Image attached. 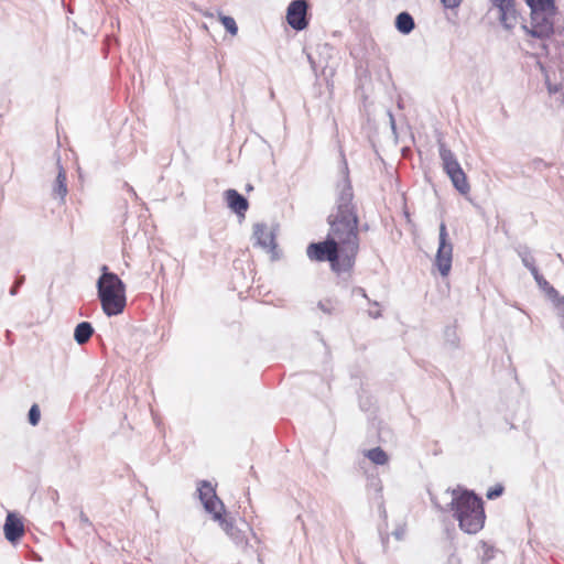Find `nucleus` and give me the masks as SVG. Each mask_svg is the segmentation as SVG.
Masks as SVG:
<instances>
[{
    "instance_id": "423d86ee",
    "label": "nucleus",
    "mask_w": 564,
    "mask_h": 564,
    "mask_svg": "<svg viewBox=\"0 0 564 564\" xmlns=\"http://www.w3.org/2000/svg\"><path fill=\"white\" fill-rule=\"evenodd\" d=\"M554 14L536 13L531 14L530 26H523L525 32L540 40L549 39L554 32Z\"/></svg>"
},
{
    "instance_id": "6ab92c4d",
    "label": "nucleus",
    "mask_w": 564,
    "mask_h": 564,
    "mask_svg": "<svg viewBox=\"0 0 564 564\" xmlns=\"http://www.w3.org/2000/svg\"><path fill=\"white\" fill-rule=\"evenodd\" d=\"M219 21L224 25V28L231 34L236 35L238 32V26L236 24V21L231 17H227L224 14H219Z\"/></svg>"
},
{
    "instance_id": "412c9836",
    "label": "nucleus",
    "mask_w": 564,
    "mask_h": 564,
    "mask_svg": "<svg viewBox=\"0 0 564 564\" xmlns=\"http://www.w3.org/2000/svg\"><path fill=\"white\" fill-rule=\"evenodd\" d=\"M502 492H503V486L496 485L488 489L486 497L488 499H496V498L500 497L502 495Z\"/></svg>"
},
{
    "instance_id": "f257e3e1",
    "label": "nucleus",
    "mask_w": 564,
    "mask_h": 564,
    "mask_svg": "<svg viewBox=\"0 0 564 564\" xmlns=\"http://www.w3.org/2000/svg\"><path fill=\"white\" fill-rule=\"evenodd\" d=\"M337 191L335 208L327 217L326 239L310 243L306 256L314 262H328L336 276L349 278L360 250L359 217L351 185L344 181L337 185Z\"/></svg>"
},
{
    "instance_id": "aec40b11",
    "label": "nucleus",
    "mask_w": 564,
    "mask_h": 564,
    "mask_svg": "<svg viewBox=\"0 0 564 564\" xmlns=\"http://www.w3.org/2000/svg\"><path fill=\"white\" fill-rule=\"evenodd\" d=\"M40 419H41V412H40V408L37 404H33L29 411V422L32 424V425H37V423L40 422Z\"/></svg>"
},
{
    "instance_id": "f8f14e48",
    "label": "nucleus",
    "mask_w": 564,
    "mask_h": 564,
    "mask_svg": "<svg viewBox=\"0 0 564 564\" xmlns=\"http://www.w3.org/2000/svg\"><path fill=\"white\" fill-rule=\"evenodd\" d=\"M258 243L268 251H274L276 243L273 232L267 227H260L254 232Z\"/></svg>"
},
{
    "instance_id": "4be33fe9",
    "label": "nucleus",
    "mask_w": 564,
    "mask_h": 564,
    "mask_svg": "<svg viewBox=\"0 0 564 564\" xmlns=\"http://www.w3.org/2000/svg\"><path fill=\"white\" fill-rule=\"evenodd\" d=\"M462 1L463 0H442L443 4L446 8H451V9L457 8L462 3Z\"/></svg>"
},
{
    "instance_id": "6e6552de",
    "label": "nucleus",
    "mask_w": 564,
    "mask_h": 564,
    "mask_svg": "<svg viewBox=\"0 0 564 564\" xmlns=\"http://www.w3.org/2000/svg\"><path fill=\"white\" fill-rule=\"evenodd\" d=\"M3 531L8 541L12 543L19 541L25 532L22 519L18 514L9 512L6 518Z\"/></svg>"
},
{
    "instance_id": "7ed1b4c3",
    "label": "nucleus",
    "mask_w": 564,
    "mask_h": 564,
    "mask_svg": "<svg viewBox=\"0 0 564 564\" xmlns=\"http://www.w3.org/2000/svg\"><path fill=\"white\" fill-rule=\"evenodd\" d=\"M454 517L459 528L469 534L480 531L485 523V511L482 501L476 495L464 491L453 502Z\"/></svg>"
},
{
    "instance_id": "1a4fd4ad",
    "label": "nucleus",
    "mask_w": 564,
    "mask_h": 564,
    "mask_svg": "<svg viewBox=\"0 0 564 564\" xmlns=\"http://www.w3.org/2000/svg\"><path fill=\"white\" fill-rule=\"evenodd\" d=\"M500 11V20L507 26L511 28L517 21V10L514 0H491Z\"/></svg>"
},
{
    "instance_id": "9d476101",
    "label": "nucleus",
    "mask_w": 564,
    "mask_h": 564,
    "mask_svg": "<svg viewBox=\"0 0 564 564\" xmlns=\"http://www.w3.org/2000/svg\"><path fill=\"white\" fill-rule=\"evenodd\" d=\"M225 198L228 207L238 215H245L249 204L248 200L239 194L236 189H227L225 192Z\"/></svg>"
},
{
    "instance_id": "2eb2a0df",
    "label": "nucleus",
    "mask_w": 564,
    "mask_h": 564,
    "mask_svg": "<svg viewBox=\"0 0 564 564\" xmlns=\"http://www.w3.org/2000/svg\"><path fill=\"white\" fill-rule=\"evenodd\" d=\"M94 334V328L88 322L79 323L74 332V338L79 345L86 344Z\"/></svg>"
},
{
    "instance_id": "9b49d317",
    "label": "nucleus",
    "mask_w": 564,
    "mask_h": 564,
    "mask_svg": "<svg viewBox=\"0 0 564 564\" xmlns=\"http://www.w3.org/2000/svg\"><path fill=\"white\" fill-rule=\"evenodd\" d=\"M440 156L442 160L443 170L447 176L462 169L455 154L448 148H446L444 143L440 145Z\"/></svg>"
},
{
    "instance_id": "39448f33",
    "label": "nucleus",
    "mask_w": 564,
    "mask_h": 564,
    "mask_svg": "<svg viewBox=\"0 0 564 564\" xmlns=\"http://www.w3.org/2000/svg\"><path fill=\"white\" fill-rule=\"evenodd\" d=\"M453 246L447 242V230L444 224L440 228V246L435 257V265L443 276H447L452 269Z\"/></svg>"
},
{
    "instance_id": "0eeeda50",
    "label": "nucleus",
    "mask_w": 564,
    "mask_h": 564,
    "mask_svg": "<svg viewBox=\"0 0 564 564\" xmlns=\"http://www.w3.org/2000/svg\"><path fill=\"white\" fill-rule=\"evenodd\" d=\"M307 3L305 0H293L286 11V21L296 31L304 30L308 21L306 19Z\"/></svg>"
},
{
    "instance_id": "5701e85b",
    "label": "nucleus",
    "mask_w": 564,
    "mask_h": 564,
    "mask_svg": "<svg viewBox=\"0 0 564 564\" xmlns=\"http://www.w3.org/2000/svg\"><path fill=\"white\" fill-rule=\"evenodd\" d=\"M449 561H454L455 563L460 564L459 558H457L455 555H452Z\"/></svg>"
},
{
    "instance_id": "20e7f679",
    "label": "nucleus",
    "mask_w": 564,
    "mask_h": 564,
    "mask_svg": "<svg viewBox=\"0 0 564 564\" xmlns=\"http://www.w3.org/2000/svg\"><path fill=\"white\" fill-rule=\"evenodd\" d=\"M197 490L205 510L212 513L216 521L223 523L225 509L221 500L216 496L214 487L207 481H200Z\"/></svg>"
},
{
    "instance_id": "dca6fc26",
    "label": "nucleus",
    "mask_w": 564,
    "mask_h": 564,
    "mask_svg": "<svg viewBox=\"0 0 564 564\" xmlns=\"http://www.w3.org/2000/svg\"><path fill=\"white\" fill-rule=\"evenodd\" d=\"M395 26L401 33L408 34L414 29V20L409 13L402 12L397 17Z\"/></svg>"
},
{
    "instance_id": "f03ea898",
    "label": "nucleus",
    "mask_w": 564,
    "mask_h": 564,
    "mask_svg": "<svg viewBox=\"0 0 564 564\" xmlns=\"http://www.w3.org/2000/svg\"><path fill=\"white\" fill-rule=\"evenodd\" d=\"M101 272L97 282L101 308L108 316L119 315L127 304L126 285L116 273L108 271L107 265L101 268Z\"/></svg>"
},
{
    "instance_id": "ddd939ff",
    "label": "nucleus",
    "mask_w": 564,
    "mask_h": 564,
    "mask_svg": "<svg viewBox=\"0 0 564 564\" xmlns=\"http://www.w3.org/2000/svg\"><path fill=\"white\" fill-rule=\"evenodd\" d=\"M452 181L453 186L462 194L467 195L470 192V185L467 178L466 173L463 169L456 171L448 175Z\"/></svg>"
},
{
    "instance_id": "a211bd4d",
    "label": "nucleus",
    "mask_w": 564,
    "mask_h": 564,
    "mask_svg": "<svg viewBox=\"0 0 564 564\" xmlns=\"http://www.w3.org/2000/svg\"><path fill=\"white\" fill-rule=\"evenodd\" d=\"M53 192L62 199L67 195L66 173L62 167L56 176Z\"/></svg>"
},
{
    "instance_id": "4468645a",
    "label": "nucleus",
    "mask_w": 564,
    "mask_h": 564,
    "mask_svg": "<svg viewBox=\"0 0 564 564\" xmlns=\"http://www.w3.org/2000/svg\"><path fill=\"white\" fill-rule=\"evenodd\" d=\"M527 4L531 9V14H555L554 0H527Z\"/></svg>"
},
{
    "instance_id": "f3484780",
    "label": "nucleus",
    "mask_w": 564,
    "mask_h": 564,
    "mask_svg": "<svg viewBox=\"0 0 564 564\" xmlns=\"http://www.w3.org/2000/svg\"><path fill=\"white\" fill-rule=\"evenodd\" d=\"M365 456L376 465H386L389 460V456L381 447H375L366 451Z\"/></svg>"
}]
</instances>
